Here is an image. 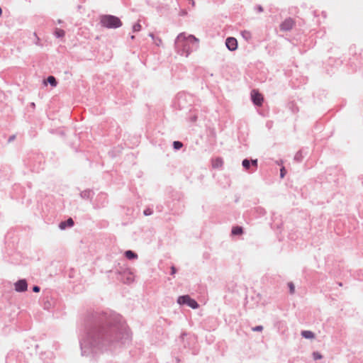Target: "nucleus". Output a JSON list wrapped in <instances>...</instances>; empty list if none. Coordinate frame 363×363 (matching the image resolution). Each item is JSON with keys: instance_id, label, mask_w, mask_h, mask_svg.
Listing matches in <instances>:
<instances>
[{"instance_id": "obj_1", "label": "nucleus", "mask_w": 363, "mask_h": 363, "mask_svg": "<svg viewBox=\"0 0 363 363\" xmlns=\"http://www.w3.org/2000/svg\"><path fill=\"white\" fill-rule=\"evenodd\" d=\"M199 40L192 35H186L184 33H180L176 40V45L178 48H182L186 51V55L190 52L189 45L191 44H199Z\"/></svg>"}, {"instance_id": "obj_2", "label": "nucleus", "mask_w": 363, "mask_h": 363, "mask_svg": "<svg viewBox=\"0 0 363 363\" xmlns=\"http://www.w3.org/2000/svg\"><path fill=\"white\" fill-rule=\"evenodd\" d=\"M101 25L107 28H117L123 23L119 18L112 15H103L100 16Z\"/></svg>"}, {"instance_id": "obj_3", "label": "nucleus", "mask_w": 363, "mask_h": 363, "mask_svg": "<svg viewBox=\"0 0 363 363\" xmlns=\"http://www.w3.org/2000/svg\"><path fill=\"white\" fill-rule=\"evenodd\" d=\"M177 302L179 304H186L192 308H197L199 307L197 302L188 295L179 296Z\"/></svg>"}, {"instance_id": "obj_4", "label": "nucleus", "mask_w": 363, "mask_h": 363, "mask_svg": "<svg viewBox=\"0 0 363 363\" xmlns=\"http://www.w3.org/2000/svg\"><path fill=\"white\" fill-rule=\"evenodd\" d=\"M251 99L253 103L257 106H262L264 101L262 94L256 89L251 91Z\"/></svg>"}, {"instance_id": "obj_5", "label": "nucleus", "mask_w": 363, "mask_h": 363, "mask_svg": "<svg viewBox=\"0 0 363 363\" xmlns=\"http://www.w3.org/2000/svg\"><path fill=\"white\" fill-rule=\"evenodd\" d=\"M294 24L295 21L294 19L291 18H286L280 24V29L282 31L290 30L293 28Z\"/></svg>"}, {"instance_id": "obj_6", "label": "nucleus", "mask_w": 363, "mask_h": 363, "mask_svg": "<svg viewBox=\"0 0 363 363\" xmlns=\"http://www.w3.org/2000/svg\"><path fill=\"white\" fill-rule=\"evenodd\" d=\"M225 45L230 50H235L238 48V42L235 38H228L226 39Z\"/></svg>"}, {"instance_id": "obj_7", "label": "nucleus", "mask_w": 363, "mask_h": 363, "mask_svg": "<svg viewBox=\"0 0 363 363\" xmlns=\"http://www.w3.org/2000/svg\"><path fill=\"white\" fill-rule=\"evenodd\" d=\"M27 287H28L27 283H26V280H24V279L19 280L18 281H17L15 284V289H16V291H19V292L26 291Z\"/></svg>"}, {"instance_id": "obj_8", "label": "nucleus", "mask_w": 363, "mask_h": 363, "mask_svg": "<svg viewBox=\"0 0 363 363\" xmlns=\"http://www.w3.org/2000/svg\"><path fill=\"white\" fill-rule=\"evenodd\" d=\"M74 225L72 218H69L67 221L61 222L60 224V228L64 230L67 226L72 227Z\"/></svg>"}, {"instance_id": "obj_9", "label": "nucleus", "mask_w": 363, "mask_h": 363, "mask_svg": "<svg viewBox=\"0 0 363 363\" xmlns=\"http://www.w3.org/2000/svg\"><path fill=\"white\" fill-rule=\"evenodd\" d=\"M223 164V161L221 158H216L212 160V166L213 168H219L221 167Z\"/></svg>"}, {"instance_id": "obj_10", "label": "nucleus", "mask_w": 363, "mask_h": 363, "mask_svg": "<svg viewBox=\"0 0 363 363\" xmlns=\"http://www.w3.org/2000/svg\"><path fill=\"white\" fill-rule=\"evenodd\" d=\"M301 335L306 339H313L315 337V335L313 332L309 330H303L301 332Z\"/></svg>"}, {"instance_id": "obj_11", "label": "nucleus", "mask_w": 363, "mask_h": 363, "mask_svg": "<svg viewBox=\"0 0 363 363\" xmlns=\"http://www.w3.org/2000/svg\"><path fill=\"white\" fill-rule=\"evenodd\" d=\"M47 83H49L52 86H57V81L56 79L53 76H49L47 79V81L44 82L45 84H47Z\"/></svg>"}, {"instance_id": "obj_12", "label": "nucleus", "mask_w": 363, "mask_h": 363, "mask_svg": "<svg viewBox=\"0 0 363 363\" xmlns=\"http://www.w3.org/2000/svg\"><path fill=\"white\" fill-rule=\"evenodd\" d=\"M242 233V228L240 226H235L232 229V234L234 235H241Z\"/></svg>"}, {"instance_id": "obj_13", "label": "nucleus", "mask_w": 363, "mask_h": 363, "mask_svg": "<svg viewBox=\"0 0 363 363\" xmlns=\"http://www.w3.org/2000/svg\"><path fill=\"white\" fill-rule=\"evenodd\" d=\"M125 255V257L129 259H135V258L138 257V255L131 250L126 251Z\"/></svg>"}, {"instance_id": "obj_14", "label": "nucleus", "mask_w": 363, "mask_h": 363, "mask_svg": "<svg viewBox=\"0 0 363 363\" xmlns=\"http://www.w3.org/2000/svg\"><path fill=\"white\" fill-rule=\"evenodd\" d=\"M55 35L57 38H63L65 35V32L60 28H57L55 31Z\"/></svg>"}, {"instance_id": "obj_15", "label": "nucleus", "mask_w": 363, "mask_h": 363, "mask_svg": "<svg viewBox=\"0 0 363 363\" xmlns=\"http://www.w3.org/2000/svg\"><path fill=\"white\" fill-rule=\"evenodd\" d=\"M173 146L174 149L179 150L183 146V144L179 141H174L173 143Z\"/></svg>"}, {"instance_id": "obj_16", "label": "nucleus", "mask_w": 363, "mask_h": 363, "mask_svg": "<svg viewBox=\"0 0 363 363\" xmlns=\"http://www.w3.org/2000/svg\"><path fill=\"white\" fill-rule=\"evenodd\" d=\"M140 29H141V25L140 24V23H137L134 24L133 26V30L134 32L140 31Z\"/></svg>"}, {"instance_id": "obj_17", "label": "nucleus", "mask_w": 363, "mask_h": 363, "mask_svg": "<svg viewBox=\"0 0 363 363\" xmlns=\"http://www.w3.org/2000/svg\"><path fill=\"white\" fill-rule=\"evenodd\" d=\"M242 166L246 169H248L250 166V162L248 160H244L242 161Z\"/></svg>"}, {"instance_id": "obj_18", "label": "nucleus", "mask_w": 363, "mask_h": 363, "mask_svg": "<svg viewBox=\"0 0 363 363\" xmlns=\"http://www.w3.org/2000/svg\"><path fill=\"white\" fill-rule=\"evenodd\" d=\"M313 357L315 360L320 359L322 358V355L318 352H314L313 353Z\"/></svg>"}, {"instance_id": "obj_19", "label": "nucleus", "mask_w": 363, "mask_h": 363, "mask_svg": "<svg viewBox=\"0 0 363 363\" xmlns=\"http://www.w3.org/2000/svg\"><path fill=\"white\" fill-rule=\"evenodd\" d=\"M288 286L289 288V290H290V293L291 294H294V291H295V286H294V284L292 283V282H289L288 284Z\"/></svg>"}, {"instance_id": "obj_20", "label": "nucleus", "mask_w": 363, "mask_h": 363, "mask_svg": "<svg viewBox=\"0 0 363 363\" xmlns=\"http://www.w3.org/2000/svg\"><path fill=\"white\" fill-rule=\"evenodd\" d=\"M263 330V327L262 325H258L252 328L253 331H262Z\"/></svg>"}, {"instance_id": "obj_21", "label": "nucleus", "mask_w": 363, "mask_h": 363, "mask_svg": "<svg viewBox=\"0 0 363 363\" xmlns=\"http://www.w3.org/2000/svg\"><path fill=\"white\" fill-rule=\"evenodd\" d=\"M286 169L284 167H282L280 170V176L281 178H283L284 177V175L286 174Z\"/></svg>"}, {"instance_id": "obj_22", "label": "nucleus", "mask_w": 363, "mask_h": 363, "mask_svg": "<svg viewBox=\"0 0 363 363\" xmlns=\"http://www.w3.org/2000/svg\"><path fill=\"white\" fill-rule=\"evenodd\" d=\"M33 290L34 292H39L40 291V288L38 286H35L33 288Z\"/></svg>"}, {"instance_id": "obj_23", "label": "nucleus", "mask_w": 363, "mask_h": 363, "mask_svg": "<svg viewBox=\"0 0 363 363\" xmlns=\"http://www.w3.org/2000/svg\"><path fill=\"white\" fill-rule=\"evenodd\" d=\"M242 35L249 37L250 35V33L249 32L244 31V32H242Z\"/></svg>"}, {"instance_id": "obj_24", "label": "nucleus", "mask_w": 363, "mask_h": 363, "mask_svg": "<svg viewBox=\"0 0 363 363\" xmlns=\"http://www.w3.org/2000/svg\"><path fill=\"white\" fill-rule=\"evenodd\" d=\"M252 164L255 167H257V160H252Z\"/></svg>"}, {"instance_id": "obj_25", "label": "nucleus", "mask_w": 363, "mask_h": 363, "mask_svg": "<svg viewBox=\"0 0 363 363\" xmlns=\"http://www.w3.org/2000/svg\"><path fill=\"white\" fill-rule=\"evenodd\" d=\"M257 11H258L259 12H262V11H263V8H262V6H258L257 7Z\"/></svg>"}, {"instance_id": "obj_26", "label": "nucleus", "mask_w": 363, "mask_h": 363, "mask_svg": "<svg viewBox=\"0 0 363 363\" xmlns=\"http://www.w3.org/2000/svg\"><path fill=\"white\" fill-rule=\"evenodd\" d=\"M171 269H172V274H175V272H176V269H175V267H172Z\"/></svg>"}, {"instance_id": "obj_27", "label": "nucleus", "mask_w": 363, "mask_h": 363, "mask_svg": "<svg viewBox=\"0 0 363 363\" xmlns=\"http://www.w3.org/2000/svg\"><path fill=\"white\" fill-rule=\"evenodd\" d=\"M162 43V40L160 39H159L158 40H157V42H155V43L157 44V45H160V44Z\"/></svg>"}, {"instance_id": "obj_28", "label": "nucleus", "mask_w": 363, "mask_h": 363, "mask_svg": "<svg viewBox=\"0 0 363 363\" xmlns=\"http://www.w3.org/2000/svg\"><path fill=\"white\" fill-rule=\"evenodd\" d=\"M162 43V40L160 39H159L158 40H157V42H155V43L157 44V45H160V44Z\"/></svg>"}, {"instance_id": "obj_29", "label": "nucleus", "mask_w": 363, "mask_h": 363, "mask_svg": "<svg viewBox=\"0 0 363 363\" xmlns=\"http://www.w3.org/2000/svg\"><path fill=\"white\" fill-rule=\"evenodd\" d=\"M144 213H145V215H150V213H148V211H144Z\"/></svg>"}, {"instance_id": "obj_30", "label": "nucleus", "mask_w": 363, "mask_h": 363, "mask_svg": "<svg viewBox=\"0 0 363 363\" xmlns=\"http://www.w3.org/2000/svg\"><path fill=\"white\" fill-rule=\"evenodd\" d=\"M150 36L152 39H154V35H153V34L150 33Z\"/></svg>"}, {"instance_id": "obj_31", "label": "nucleus", "mask_w": 363, "mask_h": 363, "mask_svg": "<svg viewBox=\"0 0 363 363\" xmlns=\"http://www.w3.org/2000/svg\"><path fill=\"white\" fill-rule=\"evenodd\" d=\"M191 4H192L193 6H194V4H195L194 1L193 0H191Z\"/></svg>"}, {"instance_id": "obj_32", "label": "nucleus", "mask_w": 363, "mask_h": 363, "mask_svg": "<svg viewBox=\"0 0 363 363\" xmlns=\"http://www.w3.org/2000/svg\"><path fill=\"white\" fill-rule=\"evenodd\" d=\"M14 137L10 138L9 140H13Z\"/></svg>"}, {"instance_id": "obj_33", "label": "nucleus", "mask_w": 363, "mask_h": 363, "mask_svg": "<svg viewBox=\"0 0 363 363\" xmlns=\"http://www.w3.org/2000/svg\"><path fill=\"white\" fill-rule=\"evenodd\" d=\"M1 13H2V11H1V9L0 8V16L1 15Z\"/></svg>"}]
</instances>
